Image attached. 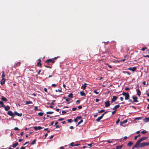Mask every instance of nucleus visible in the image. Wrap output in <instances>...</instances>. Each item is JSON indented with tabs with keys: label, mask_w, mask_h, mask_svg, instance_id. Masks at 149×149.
Here are the masks:
<instances>
[{
	"label": "nucleus",
	"mask_w": 149,
	"mask_h": 149,
	"mask_svg": "<svg viewBox=\"0 0 149 149\" xmlns=\"http://www.w3.org/2000/svg\"><path fill=\"white\" fill-rule=\"evenodd\" d=\"M149 145V142H143L141 143V145H139L136 142L135 145L132 147V149H134V148H139L140 147H142L145 146H148Z\"/></svg>",
	"instance_id": "f257e3e1"
},
{
	"label": "nucleus",
	"mask_w": 149,
	"mask_h": 149,
	"mask_svg": "<svg viewBox=\"0 0 149 149\" xmlns=\"http://www.w3.org/2000/svg\"><path fill=\"white\" fill-rule=\"evenodd\" d=\"M59 58L58 56H57L56 57H55L53 58H52V59H47V62H49V63H54L55 62V60L57 59L58 58Z\"/></svg>",
	"instance_id": "f03ea898"
},
{
	"label": "nucleus",
	"mask_w": 149,
	"mask_h": 149,
	"mask_svg": "<svg viewBox=\"0 0 149 149\" xmlns=\"http://www.w3.org/2000/svg\"><path fill=\"white\" fill-rule=\"evenodd\" d=\"M148 139V137H142V138H140L137 142L138 143V144L139 145H141V142L146 140V139Z\"/></svg>",
	"instance_id": "7ed1b4c3"
},
{
	"label": "nucleus",
	"mask_w": 149,
	"mask_h": 149,
	"mask_svg": "<svg viewBox=\"0 0 149 149\" xmlns=\"http://www.w3.org/2000/svg\"><path fill=\"white\" fill-rule=\"evenodd\" d=\"M7 114L12 117V118L14 117L15 116L14 113H13L11 111H9L8 112Z\"/></svg>",
	"instance_id": "20e7f679"
},
{
	"label": "nucleus",
	"mask_w": 149,
	"mask_h": 149,
	"mask_svg": "<svg viewBox=\"0 0 149 149\" xmlns=\"http://www.w3.org/2000/svg\"><path fill=\"white\" fill-rule=\"evenodd\" d=\"M122 94L125 96V100H128L129 99L130 95L129 94Z\"/></svg>",
	"instance_id": "39448f33"
},
{
	"label": "nucleus",
	"mask_w": 149,
	"mask_h": 149,
	"mask_svg": "<svg viewBox=\"0 0 149 149\" xmlns=\"http://www.w3.org/2000/svg\"><path fill=\"white\" fill-rule=\"evenodd\" d=\"M127 70H132L133 72H134L136 70V67H133V68H127Z\"/></svg>",
	"instance_id": "423d86ee"
},
{
	"label": "nucleus",
	"mask_w": 149,
	"mask_h": 149,
	"mask_svg": "<svg viewBox=\"0 0 149 149\" xmlns=\"http://www.w3.org/2000/svg\"><path fill=\"white\" fill-rule=\"evenodd\" d=\"M105 105V107H107L109 106L110 105V102L109 101H107L105 102L104 103Z\"/></svg>",
	"instance_id": "0eeeda50"
},
{
	"label": "nucleus",
	"mask_w": 149,
	"mask_h": 149,
	"mask_svg": "<svg viewBox=\"0 0 149 149\" xmlns=\"http://www.w3.org/2000/svg\"><path fill=\"white\" fill-rule=\"evenodd\" d=\"M6 79L5 78H2L1 81L0 83L1 85H3L5 82Z\"/></svg>",
	"instance_id": "6e6552de"
},
{
	"label": "nucleus",
	"mask_w": 149,
	"mask_h": 149,
	"mask_svg": "<svg viewBox=\"0 0 149 149\" xmlns=\"http://www.w3.org/2000/svg\"><path fill=\"white\" fill-rule=\"evenodd\" d=\"M104 116V114H103L101 116L99 117L96 120L97 122H99L100 121V120Z\"/></svg>",
	"instance_id": "1a4fd4ad"
},
{
	"label": "nucleus",
	"mask_w": 149,
	"mask_h": 149,
	"mask_svg": "<svg viewBox=\"0 0 149 149\" xmlns=\"http://www.w3.org/2000/svg\"><path fill=\"white\" fill-rule=\"evenodd\" d=\"M132 98L133 99V102H138V101L137 100V98L136 96H133Z\"/></svg>",
	"instance_id": "9d476101"
},
{
	"label": "nucleus",
	"mask_w": 149,
	"mask_h": 149,
	"mask_svg": "<svg viewBox=\"0 0 149 149\" xmlns=\"http://www.w3.org/2000/svg\"><path fill=\"white\" fill-rule=\"evenodd\" d=\"M39 61L37 63V65L38 66H39L40 68H42V63H41V60L40 59H39Z\"/></svg>",
	"instance_id": "9b49d317"
},
{
	"label": "nucleus",
	"mask_w": 149,
	"mask_h": 149,
	"mask_svg": "<svg viewBox=\"0 0 149 149\" xmlns=\"http://www.w3.org/2000/svg\"><path fill=\"white\" fill-rule=\"evenodd\" d=\"M117 98L118 97H117L115 96H113V98H112L111 99V102H114L115 100H116Z\"/></svg>",
	"instance_id": "f8f14e48"
},
{
	"label": "nucleus",
	"mask_w": 149,
	"mask_h": 149,
	"mask_svg": "<svg viewBox=\"0 0 149 149\" xmlns=\"http://www.w3.org/2000/svg\"><path fill=\"white\" fill-rule=\"evenodd\" d=\"M3 107H4L5 110L6 111H8L10 108V107L8 106H6L4 105Z\"/></svg>",
	"instance_id": "ddd939ff"
},
{
	"label": "nucleus",
	"mask_w": 149,
	"mask_h": 149,
	"mask_svg": "<svg viewBox=\"0 0 149 149\" xmlns=\"http://www.w3.org/2000/svg\"><path fill=\"white\" fill-rule=\"evenodd\" d=\"M15 114L18 116H21L22 115V113H18L17 112H16V111H15L14 112V115Z\"/></svg>",
	"instance_id": "4468645a"
},
{
	"label": "nucleus",
	"mask_w": 149,
	"mask_h": 149,
	"mask_svg": "<svg viewBox=\"0 0 149 149\" xmlns=\"http://www.w3.org/2000/svg\"><path fill=\"white\" fill-rule=\"evenodd\" d=\"M87 84L85 83L81 87V88L82 89H85L86 87V85H87Z\"/></svg>",
	"instance_id": "2eb2a0df"
},
{
	"label": "nucleus",
	"mask_w": 149,
	"mask_h": 149,
	"mask_svg": "<svg viewBox=\"0 0 149 149\" xmlns=\"http://www.w3.org/2000/svg\"><path fill=\"white\" fill-rule=\"evenodd\" d=\"M120 107V105L118 104L115 106L114 108H113V109H114L116 111V109Z\"/></svg>",
	"instance_id": "dca6fc26"
},
{
	"label": "nucleus",
	"mask_w": 149,
	"mask_h": 149,
	"mask_svg": "<svg viewBox=\"0 0 149 149\" xmlns=\"http://www.w3.org/2000/svg\"><path fill=\"white\" fill-rule=\"evenodd\" d=\"M133 144V142L130 141L127 144V145L129 147L131 146Z\"/></svg>",
	"instance_id": "f3484780"
},
{
	"label": "nucleus",
	"mask_w": 149,
	"mask_h": 149,
	"mask_svg": "<svg viewBox=\"0 0 149 149\" xmlns=\"http://www.w3.org/2000/svg\"><path fill=\"white\" fill-rule=\"evenodd\" d=\"M1 99L3 101H7V99L4 97L3 96H1Z\"/></svg>",
	"instance_id": "a211bd4d"
},
{
	"label": "nucleus",
	"mask_w": 149,
	"mask_h": 149,
	"mask_svg": "<svg viewBox=\"0 0 149 149\" xmlns=\"http://www.w3.org/2000/svg\"><path fill=\"white\" fill-rule=\"evenodd\" d=\"M18 142H16L14 144L12 145V147L13 148H15L18 145Z\"/></svg>",
	"instance_id": "6ab92c4d"
},
{
	"label": "nucleus",
	"mask_w": 149,
	"mask_h": 149,
	"mask_svg": "<svg viewBox=\"0 0 149 149\" xmlns=\"http://www.w3.org/2000/svg\"><path fill=\"white\" fill-rule=\"evenodd\" d=\"M25 104H32L33 102L32 101H26Z\"/></svg>",
	"instance_id": "aec40b11"
},
{
	"label": "nucleus",
	"mask_w": 149,
	"mask_h": 149,
	"mask_svg": "<svg viewBox=\"0 0 149 149\" xmlns=\"http://www.w3.org/2000/svg\"><path fill=\"white\" fill-rule=\"evenodd\" d=\"M5 75L4 74V72L3 71H2V74L1 77L2 78H4L5 77Z\"/></svg>",
	"instance_id": "412c9836"
},
{
	"label": "nucleus",
	"mask_w": 149,
	"mask_h": 149,
	"mask_svg": "<svg viewBox=\"0 0 149 149\" xmlns=\"http://www.w3.org/2000/svg\"><path fill=\"white\" fill-rule=\"evenodd\" d=\"M123 72L124 73H127L128 75H130L131 74L129 72H127V71H123Z\"/></svg>",
	"instance_id": "4be33fe9"
},
{
	"label": "nucleus",
	"mask_w": 149,
	"mask_h": 149,
	"mask_svg": "<svg viewBox=\"0 0 149 149\" xmlns=\"http://www.w3.org/2000/svg\"><path fill=\"white\" fill-rule=\"evenodd\" d=\"M0 105H1V106H0V107H3L4 106L3 102L2 101H0Z\"/></svg>",
	"instance_id": "5701e85b"
},
{
	"label": "nucleus",
	"mask_w": 149,
	"mask_h": 149,
	"mask_svg": "<svg viewBox=\"0 0 149 149\" xmlns=\"http://www.w3.org/2000/svg\"><path fill=\"white\" fill-rule=\"evenodd\" d=\"M36 139H35L31 143V145H33L36 142Z\"/></svg>",
	"instance_id": "b1692460"
},
{
	"label": "nucleus",
	"mask_w": 149,
	"mask_h": 149,
	"mask_svg": "<svg viewBox=\"0 0 149 149\" xmlns=\"http://www.w3.org/2000/svg\"><path fill=\"white\" fill-rule=\"evenodd\" d=\"M67 121H68V123H72V122L73 120H72V119H68L67 120Z\"/></svg>",
	"instance_id": "393cba45"
},
{
	"label": "nucleus",
	"mask_w": 149,
	"mask_h": 149,
	"mask_svg": "<svg viewBox=\"0 0 149 149\" xmlns=\"http://www.w3.org/2000/svg\"><path fill=\"white\" fill-rule=\"evenodd\" d=\"M54 113V112L52 111H48L46 113L47 114H52Z\"/></svg>",
	"instance_id": "a878e982"
},
{
	"label": "nucleus",
	"mask_w": 149,
	"mask_h": 149,
	"mask_svg": "<svg viewBox=\"0 0 149 149\" xmlns=\"http://www.w3.org/2000/svg\"><path fill=\"white\" fill-rule=\"evenodd\" d=\"M140 136V134H139L137 136H135V137H134V139L135 140H136L137 138L138 137H139Z\"/></svg>",
	"instance_id": "bb28decb"
},
{
	"label": "nucleus",
	"mask_w": 149,
	"mask_h": 149,
	"mask_svg": "<svg viewBox=\"0 0 149 149\" xmlns=\"http://www.w3.org/2000/svg\"><path fill=\"white\" fill-rule=\"evenodd\" d=\"M38 115L40 116H42L43 115V113L42 112H40L38 113Z\"/></svg>",
	"instance_id": "cd10ccee"
},
{
	"label": "nucleus",
	"mask_w": 149,
	"mask_h": 149,
	"mask_svg": "<svg viewBox=\"0 0 149 149\" xmlns=\"http://www.w3.org/2000/svg\"><path fill=\"white\" fill-rule=\"evenodd\" d=\"M68 96L71 98H72L73 97L72 94H70L68 95Z\"/></svg>",
	"instance_id": "c85d7f7f"
},
{
	"label": "nucleus",
	"mask_w": 149,
	"mask_h": 149,
	"mask_svg": "<svg viewBox=\"0 0 149 149\" xmlns=\"http://www.w3.org/2000/svg\"><path fill=\"white\" fill-rule=\"evenodd\" d=\"M147 49V47H144L141 49V50L142 51H144L145 50Z\"/></svg>",
	"instance_id": "c756f323"
},
{
	"label": "nucleus",
	"mask_w": 149,
	"mask_h": 149,
	"mask_svg": "<svg viewBox=\"0 0 149 149\" xmlns=\"http://www.w3.org/2000/svg\"><path fill=\"white\" fill-rule=\"evenodd\" d=\"M45 63H47V64L48 65H51V63H49V62H47V60L45 61Z\"/></svg>",
	"instance_id": "7c9ffc66"
},
{
	"label": "nucleus",
	"mask_w": 149,
	"mask_h": 149,
	"mask_svg": "<svg viewBox=\"0 0 149 149\" xmlns=\"http://www.w3.org/2000/svg\"><path fill=\"white\" fill-rule=\"evenodd\" d=\"M20 64H21V63H20V62H18L16 64V66H19L20 65Z\"/></svg>",
	"instance_id": "2f4dec72"
},
{
	"label": "nucleus",
	"mask_w": 149,
	"mask_h": 149,
	"mask_svg": "<svg viewBox=\"0 0 149 149\" xmlns=\"http://www.w3.org/2000/svg\"><path fill=\"white\" fill-rule=\"evenodd\" d=\"M83 120H81L79 121L78 123V125L80 124L81 123L83 122Z\"/></svg>",
	"instance_id": "473e14b6"
},
{
	"label": "nucleus",
	"mask_w": 149,
	"mask_h": 149,
	"mask_svg": "<svg viewBox=\"0 0 149 149\" xmlns=\"http://www.w3.org/2000/svg\"><path fill=\"white\" fill-rule=\"evenodd\" d=\"M104 110L102 109L100 110V111H99L98 113H101L104 112Z\"/></svg>",
	"instance_id": "72a5a7b5"
},
{
	"label": "nucleus",
	"mask_w": 149,
	"mask_h": 149,
	"mask_svg": "<svg viewBox=\"0 0 149 149\" xmlns=\"http://www.w3.org/2000/svg\"><path fill=\"white\" fill-rule=\"evenodd\" d=\"M66 101L69 102L71 100V99L69 98H66Z\"/></svg>",
	"instance_id": "f704fd0d"
},
{
	"label": "nucleus",
	"mask_w": 149,
	"mask_h": 149,
	"mask_svg": "<svg viewBox=\"0 0 149 149\" xmlns=\"http://www.w3.org/2000/svg\"><path fill=\"white\" fill-rule=\"evenodd\" d=\"M125 60V59L124 58V59L120 60L119 61H117L118 62H119L120 61H124Z\"/></svg>",
	"instance_id": "c9c22d12"
},
{
	"label": "nucleus",
	"mask_w": 149,
	"mask_h": 149,
	"mask_svg": "<svg viewBox=\"0 0 149 149\" xmlns=\"http://www.w3.org/2000/svg\"><path fill=\"white\" fill-rule=\"evenodd\" d=\"M80 102V101L79 100H77L76 102V103L77 104H79Z\"/></svg>",
	"instance_id": "e433bc0d"
},
{
	"label": "nucleus",
	"mask_w": 149,
	"mask_h": 149,
	"mask_svg": "<svg viewBox=\"0 0 149 149\" xmlns=\"http://www.w3.org/2000/svg\"><path fill=\"white\" fill-rule=\"evenodd\" d=\"M52 86L54 87H55L56 86V85L55 84H52Z\"/></svg>",
	"instance_id": "4c0bfd02"
},
{
	"label": "nucleus",
	"mask_w": 149,
	"mask_h": 149,
	"mask_svg": "<svg viewBox=\"0 0 149 149\" xmlns=\"http://www.w3.org/2000/svg\"><path fill=\"white\" fill-rule=\"evenodd\" d=\"M34 109L36 111H38L39 109H38V107L36 106H35L34 108Z\"/></svg>",
	"instance_id": "58836bf2"
},
{
	"label": "nucleus",
	"mask_w": 149,
	"mask_h": 149,
	"mask_svg": "<svg viewBox=\"0 0 149 149\" xmlns=\"http://www.w3.org/2000/svg\"><path fill=\"white\" fill-rule=\"evenodd\" d=\"M74 142H72L70 144V145L72 146H74Z\"/></svg>",
	"instance_id": "ea45409f"
},
{
	"label": "nucleus",
	"mask_w": 149,
	"mask_h": 149,
	"mask_svg": "<svg viewBox=\"0 0 149 149\" xmlns=\"http://www.w3.org/2000/svg\"><path fill=\"white\" fill-rule=\"evenodd\" d=\"M141 133L143 134H145L146 132V131H143L141 132Z\"/></svg>",
	"instance_id": "a19ab883"
},
{
	"label": "nucleus",
	"mask_w": 149,
	"mask_h": 149,
	"mask_svg": "<svg viewBox=\"0 0 149 149\" xmlns=\"http://www.w3.org/2000/svg\"><path fill=\"white\" fill-rule=\"evenodd\" d=\"M14 130H19V129L17 127H15L14 128Z\"/></svg>",
	"instance_id": "79ce46f5"
},
{
	"label": "nucleus",
	"mask_w": 149,
	"mask_h": 149,
	"mask_svg": "<svg viewBox=\"0 0 149 149\" xmlns=\"http://www.w3.org/2000/svg\"><path fill=\"white\" fill-rule=\"evenodd\" d=\"M38 130H40L42 128L41 127L39 126L38 127Z\"/></svg>",
	"instance_id": "37998d69"
},
{
	"label": "nucleus",
	"mask_w": 149,
	"mask_h": 149,
	"mask_svg": "<svg viewBox=\"0 0 149 149\" xmlns=\"http://www.w3.org/2000/svg\"><path fill=\"white\" fill-rule=\"evenodd\" d=\"M120 119H118L116 122V124H117L119 123V122H120Z\"/></svg>",
	"instance_id": "c03bdc74"
},
{
	"label": "nucleus",
	"mask_w": 149,
	"mask_h": 149,
	"mask_svg": "<svg viewBox=\"0 0 149 149\" xmlns=\"http://www.w3.org/2000/svg\"><path fill=\"white\" fill-rule=\"evenodd\" d=\"M122 122H123V123H124V124L125 123L127 122V120H124Z\"/></svg>",
	"instance_id": "a18cd8bd"
},
{
	"label": "nucleus",
	"mask_w": 149,
	"mask_h": 149,
	"mask_svg": "<svg viewBox=\"0 0 149 149\" xmlns=\"http://www.w3.org/2000/svg\"><path fill=\"white\" fill-rule=\"evenodd\" d=\"M45 67H46L47 68H52V67H50V66H46L45 65Z\"/></svg>",
	"instance_id": "49530a36"
},
{
	"label": "nucleus",
	"mask_w": 149,
	"mask_h": 149,
	"mask_svg": "<svg viewBox=\"0 0 149 149\" xmlns=\"http://www.w3.org/2000/svg\"><path fill=\"white\" fill-rule=\"evenodd\" d=\"M77 109L76 107H74L72 109V110L73 111H75Z\"/></svg>",
	"instance_id": "de8ad7c7"
},
{
	"label": "nucleus",
	"mask_w": 149,
	"mask_h": 149,
	"mask_svg": "<svg viewBox=\"0 0 149 149\" xmlns=\"http://www.w3.org/2000/svg\"><path fill=\"white\" fill-rule=\"evenodd\" d=\"M34 128L35 130H38V127H34Z\"/></svg>",
	"instance_id": "09e8293b"
},
{
	"label": "nucleus",
	"mask_w": 149,
	"mask_h": 149,
	"mask_svg": "<svg viewBox=\"0 0 149 149\" xmlns=\"http://www.w3.org/2000/svg\"><path fill=\"white\" fill-rule=\"evenodd\" d=\"M107 142L109 143H112V141H109V140H107V141H106Z\"/></svg>",
	"instance_id": "8fccbe9b"
},
{
	"label": "nucleus",
	"mask_w": 149,
	"mask_h": 149,
	"mask_svg": "<svg viewBox=\"0 0 149 149\" xmlns=\"http://www.w3.org/2000/svg\"><path fill=\"white\" fill-rule=\"evenodd\" d=\"M81 116H78V117H77V119H81Z\"/></svg>",
	"instance_id": "3c124183"
},
{
	"label": "nucleus",
	"mask_w": 149,
	"mask_h": 149,
	"mask_svg": "<svg viewBox=\"0 0 149 149\" xmlns=\"http://www.w3.org/2000/svg\"><path fill=\"white\" fill-rule=\"evenodd\" d=\"M78 107L79 109H81L82 108V106L81 105H80L78 106Z\"/></svg>",
	"instance_id": "603ef678"
},
{
	"label": "nucleus",
	"mask_w": 149,
	"mask_h": 149,
	"mask_svg": "<svg viewBox=\"0 0 149 149\" xmlns=\"http://www.w3.org/2000/svg\"><path fill=\"white\" fill-rule=\"evenodd\" d=\"M116 110H115L114 111H113L112 113L113 115L116 112Z\"/></svg>",
	"instance_id": "864d4df0"
},
{
	"label": "nucleus",
	"mask_w": 149,
	"mask_h": 149,
	"mask_svg": "<svg viewBox=\"0 0 149 149\" xmlns=\"http://www.w3.org/2000/svg\"><path fill=\"white\" fill-rule=\"evenodd\" d=\"M63 120V118H61L58 119V120L60 121H61Z\"/></svg>",
	"instance_id": "5fc2aeb1"
},
{
	"label": "nucleus",
	"mask_w": 149,
	"mask_h": 149,
	"mask_svg": "<svg viewBox=\"0 0 149 149\" xmlns=\"http://www.w3.org/2000/svg\"><path fill=\"white\" fill-rule=\"evenodd\" d=\"M143 57H148V58H149V55H147L146 56H143Z\"/></svg>",
	"instance_id": "6e6d98bb"
},
{
	"label": "nucleus",
	"mask_w": 149,
	"mask_h": 149,
	"mask_svg": "<svg viewBox=\"0 0 149 149\" xmlns=\"http://www.w3.org/2000/svg\"><path fill=\"white\" fill-rule=\"evenodd\" d=\"M74 121L75 122H77L78 121V119L76 118H75L74 119Z\"/></svg>",
	"instance_id": "4d7b16f0"
},
{
	"label": "nucleus",
	"mask_w": 149,
	"mask_h": 149,
	"mask_svg": "<svg viewBox=\"0 0 149 149\" xmlns=\"http://www.w3.org/2000/svg\"><path fill=\"white\" fill-rule=\"evenodd\" d=\"M44 90L46 92H47V89L46 88H44Z\"/></svg>",
	"instance_id": "13d9d810"
},
{
	"label": "nucleus",
	"mask_w": 149,
	"mask_h": 149,
	"mask_svg": "<svg viewBox=\"0 0 149 149\" xmlns=\"http://www.w3.org/2000/svg\"><path fill=\"white\" fill-rule=\"evenodd\" d=\"M136 90H137V93H140V91L139 90V89H136Z\"/></svg>",
	"instance_id": "bf43d9fd"
},
{
	"label": "nucleus",
	"mask_w": 149,
	"mask_h": 149,
	"mask_svg": "<svg viewBox=\"0 0 149 149\" xmlns=\"http://www.w3.org/2000/svg\"><path fill=\"white\" fill-rule=\"evenodd\" d=\"M99 101H100V100L99 99H96L95 100V101L96 102H98Z\"/></svg>",
	"instance_id": "052dcab7"
},
{
	"label": "nucleus",
	"mask_w": 149,
	"mask_h": 149,
	"mask_svg": "<svg viewBox=\"0 0 149 149\" xmlns=\"http://www.w3.org/2000/svg\"><path fill=\"white\" fill-rule=\"evenodd\" d=\"M92 143L88 144V146L91 147L92 146Z\"/></svg>",
	"instance_id": "680f3d73"
},
{
	"label": "nucleus",
	"mask_w": 149,
	"mask_h": 149,
	"mask_svg": "<svg viewBox=\"0 0 149 149\" xmlns=\"http://www.w3.org/2000/svg\"><path fill=\"white\" fill-rule=\"evenodd\" d=\"M120 125H122L123 124H124V123H123V122H122V121H121L120 122Z\"/></svg>",
	"instance_id": "e2e57ef3"
},
{
	"label": "nucleus",
	"mask_w": 149,
	"mask_h": 149,
	"mask_svg": "<svg viewBox=\"0 0 149 149\" xmlns=\"http://www.w3.org/2000/svg\"><path fill=\"white\" fill-rule=\"evenodd\" d=\"M41 72V70H40L38 71V74H40V72Z\"/></svg>",
	"instance_id": "0e129e2a"
},
{
	"label": "nucleus",
	"mask_w": 149,
	"mask_h": 149,
	"mask_svg": "<svg viewBox=\"0 0 149 149\" xmlns=\"http://www.w3.org/2000/svg\"><path fill=\"white\" fill-rule=\"evenodd\" d=\"M62 113H66V112L64 111H62Z\"/></svg>",
	"instance_id": "69168bd1"
},
{
	"label": "nucleus",
	"mask_w": 149,
	"mask_h": 149,
	"mask_svg": "<svg viewBox=\"0 0 149 149\" xmlns=\"http://www.w3.org/2000/svg\"><path fill=\"white\" fill-rule=\"evenodd\" d=\"M120 100L122 101H123V98L122 97H120Z\"/></svg>",
	"instance_id": "338daca9"
},
{
	"label": "nucleus",
	"mask_w": 149,
	"mask_h": 149,
	"mask_svg": "<svg viewBox=\"0 0 149 149\" xmlns=\"http://www.w3.org/2000/svg\"><path fill=\"white\" fill-rule=\"evenodd\" d=\"M20 149H25V147H22Z\"/></svg>",
	"instance_id": "774afa93"
}]
</instances>
